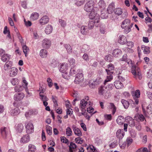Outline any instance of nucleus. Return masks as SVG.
<instances>
[{"label": "nucleus", "instance_id": "052dcab7", "mask_svg": "<svg viewBox=\"0 0 152 152\" xmlns=\"http://www.w3.org/2000/svg\"><path fill=\"white\" fill-rule=\"evenodd\" d=\"M133 142V140L130 137H128L126 140V143L127 145L129 146Z\"/></svg>", "mask_w": 152, "mask_h": 152}, {"label": "nucleus", "instance_id": "58836bf2", "mask_svg": "<svg viewBox=\"0 0 152 152\" xmlns=\"http://www.w3.org/2000/svg\"><path fill=\"white\" fill-rule=\"evenodd\" d=\"M85 0H75V4L77 6H80L85 2Z\"/></svg>", "mask_w": 152, "mask_h": 152}, {"label": "nucleus", "instance_id": "20e7f679", "mask_svg": "<svg viewBox=\"0 0 152 152\" xmlns=\"http://www.w3.org/2000/svg\"><path fill=\"white\" fill-rule=\"evenodd\" d=\"M107 87L106 85L101 86L99 88V94L100 95H102L106 97L108 94Z\"/></svg>", "mask_w": 152, "mask_h": 152}, {"label": "nucleus", "instance_id": "bf43d9fd", "mask_svg": "<svg viewBox=\"0 0 152 152\" xmlns=\"http://www.w3.org/2000/svg\"><path fill=\"white\" fill-rule=\"evenodd\" d=\"M147 112L148 114H152V107L150 105L147 107Z\"/></svg>", "mask_w": 152, "mask_h": 152}, {"label": "nucleus", "instance_id": "6e6552de", "mask_svg": "<svg viewBox=\"0 0 152 152\" xmlns=\"http://www.w3.org/2000/svg\"><path fill=\"white\" fill-rule=\"evenodd\" d=\"M90 15H89V17L90 19L93 20L94 19V20L96 21L98 20L99 22V19L100 16L99 14L96 13L94 10L91 11Z\"/></svg>", "mask_w": 152, "mask_h": 152}, {"label": "nucleus", "instance_id": "8fccbe9b", "mask_svg": "<svg viewBox=\"0 0 152 152\" xmlns=\"http://www.w3.org/2000/svg\"><path fill=\"white\" fill-rule=\"evenodd\" d=\"M23 87L20 85L15 86V87L14 89L15 92H20L23 90Z\"/></svg>", "mask_w": 152, "mask_h": 152}, {"label": "nucleus", "instance_id": "f03ea898", "mask_svg": "<svg viewBox=\"0 0 152 152\" xmlns=\"http://www.w3.org/2000/svg\"><path fill=\"white\" fill-rule=\"evenodd\" d=\"M94 2L92 0L88 1L85 5L84 7V10L87 12H90L94 9Z\"/></svg>", "mask_w": 152, "mask_h": 152}, {"label": "nucleus", "instance_id": "ddd939ff", "mask_svg": "<svg viewBox=\"0 0 152 152\" xmlns=\"http://www.w3.org/2000/svg\"><path fill=\"white\" fill-rule=\"evenodd\" d=\"M101 82L100 80L96 79L95 81H91L89 82V86L90 88H94L96 86L99 85Z\"/></svg>", "mask_w": 152, "mask_h": 152}, {"label": "nucleus", "instance_id": "c9c22d12", "mask_svg": "<svg viewBox=\"0 0 152 152\" xmlns=\"http://www.w3.org/2000/svg\"><path fill=\"white\" fill-rule=\"evenodd\" d=\"M43 92H40L39 93V95L41 97V99L43 102L44 101H48V98L46 96L42 94Z\"/></svg>", "mask_w": 152, "mask_h": 152}, {"label": "nucleus", "instance_id": "6e6d98bb", "mask_svg": "<svg viewBox=\"0 0 152 152\" xmlns=\"http://www.w3.org/2000/svg\"><path fill=\"white\" fill-rule=\"evenodd\" d=\"M109 76H107V78L104 81V85H106V83L110 81L113 79V76L111 75H109Z\"/></svg>", "mask_w": 152, "mask_h": 152}, {"label": "nucleus", "instance_id": "39448f33", "mask_svg": "<svg viewBox=\"0 0 152 152\" xmlns=\"http://www.w3.org/2000/svg\"><path fill=\"white\" fill-rule=\"evenodd\" d=\"M60 71L62 73L63 77L66 79V63H62L61 64L60 66Z\"/></svg>", "mask_w": 152, "mask_h": 152}, {"label": "nucleus", "instance_id": "f8f14e48", "mask_svg": "<svg viewBox=\"0 0 152 152\" xmlns=\"http://www.w3.org/2000/svg\"><path fill=\"white\" fill-rule=\"evenodd\" d=\"M49 18L47 16H44L42 17L39 20V24L42 25L47 24L49 21Z\"/></svg>", "mask_w": 152, "mask_h": 152}, {"label": "nucleus", "instance_id": "473e14b6", "mask_svg": "<svg viewBox=\"0 0 152 152\" xmlns=\"http://www.w3.org/2000/svg\"><path fill=\"white\" fill-rule=\"evenodd\" d=\"M10 56L7 54H4L1 56V60L4 62H6L9 60Z\"/></svg>", "mask_w": 152, "mask_h": 152}, {"label": "nucleus", "instance_id": "49530a36", "mask_svg": "<svg viewBox=\"0 0 152 152\" xmlns=\"http://www.w3.org/2000/svg\"><path fill=\"white\" fill-rule=\"evenodd\" d=\"M23 129V126L22 124H19L17 127V129L19 132H22Z\"/></svg>", "mask_w": 152, "mask_h": 152}, {"label": "nucleus", "instance_id": "cd10ccee", "mask_svg": "<svg viewBox=\"0 0 152 152\" xmlns=\"http://www.w3.org/2000/svg\"><path fill=\"white\" fill-rule=\"evenodd\" d=\"M39 55L42 58H46L48 55L47 50L44 49H41L39 52Z\"/></svg>", "mask_w": 152, "mask_h": 152}, {"label": "nucleus", "instance_id": "7ed1b4c3", "mask_svg": "<svg viewBox=\"0 0 152 152\" xmlns=\"http://www.w3.org/2000/svg\"><path fill=\"white\" fill-rule=\"evenodd\" d=\"M84 79L82 71L79 70V72L76 75L74 82L75 83L79 84L82 82Z\"/></svg>", "mask_w": 152, "mask_h": 152}, {"label": "nucleus", "instance_id": "69168bd1", "mask_svg": "<svg viewBox=\"0 0 152 152\" xmlns=\"http://www.w3.org/2000/svg\"><path fill=\"white\" fill-rule=\"evenodd\" d=\"M122 28L125 29L124 31L126 34H127L131 30V28L129 26H126L125 28Z\"/></svg>", "mask_w": 152, "mask_h": 152}, {"label": "nucleus", "instance_id": "9d476101", "mask_svg": "<svg viewBox=\"0 0 152 152\" xmlns=\"http://www.w3.org/2000/svg\"><path fill=\"white\" fill-rule=\"evenodd\" d=\"M42 45L43 48L46 49H48L51 45V41L50 40L45 38L43 40Z\"/></svg>", "mask_w": 152, "mask_h": 152}, {"label": "nucleus", "instance_id": "423d86ee", "mask_svg": "<svg viewBox=\"0 0 152 152\" xmlns=\"http://www.w3.org/2000/svg\"><path fill=\"white\" fill-rule=\"evenodd\" d=\"M140 91L139 90H137L132 93V96L136 104H138L139 103L138 98L140 97Z\"/></svg>", "mask_w": 152, "mask_h": 152}, {"label": "nucleus", "instance_id": "72a5a7b5", "mask_svg": "<svg viewBox=\"0 0 152 152\" xmlns=\"http://www.w3.org/2000/svg\"><path fill=\"white\" fill-rule=\"evenodd\" d=\"M39 17V14L37 12H34L32 13L30 16V19L31 20L34 21L37 19Z\"/></svg>", "mask_w": 152, "mask_h": 152}, {"label": "nucleus", "instance_id": "13d9d810", "mask_svg": "<svg viewBox=\"0 0 152 152\" xmlns=\"http://www.w3.org/2000/svg\"><path fill=\"white\" fill-rule=\"evenodd\" d=\"M90 62V65L94 67H96L98 64L97 62L93 60H91Z\"/></svg>", "mask_w": 152, "mask_h": 152}, {"label": "nucleus", "instance_id": "de8ad7c7", "mask_svg": "<svg viewBox=\"0 0 152 152\" xmlns=\"http://www.w3.org/2000/svg\"><path fill=\"white\" fill-rule=\"evenodd\" d=\"M20 110L18 109H14L12 110L11 114L13 115H18L20 113Z\"/></svg>", "mask_w": 152, "mask_h": 152}, {"label": "nucleus", "instance_id": "338daca9", "mask_svg": "<svg viewBox=\"0 0 152 152\" xmlns=\"http://www.w3.org/2000/svg\"><path fill=\"white\" fill-rule=\"evenodd\" d=\"M76 145L75 144L72 142L70 143V145L69 146V150L72 149H74L76 148Z\"/></svg>", "mask_w": 152, "mask_h": 152}, {"label": "nucleus", "instance_id": "c03bdc74", "mask_svg": "<svg viewBox=\"0 0 152 152\" xmlns=\"http://www.w3.org/2000/svg\"><path fill=\"white\" fill-rule=\"evenodd\" d=\"M23 52L25 55L26 56L27 53L29 51V49L28 48L26 45H24L22 46Z\"/></svg>", "mask_w": 152, "mask_h": 152}, {"label": "nucleus", "instance_id": "a211bd4d", "mask_svg": "<svg viewBox=\"0 0 152 152\" xmlns=\"http://www.w3.org/2000/svg\"><path fill=\"white\" fill-rule=\"evenodd\" d=\"M29 136L28 134L24 135L21 139L20 142L21 143H25L30 141Z\"/></svg>", "mask_w": 152, "mask_h": 152}, {"label": "nucleus", "instance_id": "f3484780", "mask_svg": "<svg viewBox=\"0 0 152 152\" xmlns=\"http://www.w3.org/2000/svg\"><path fill=\"white\" fill-rule=\"evenodd\" d=\"M118 42L122 45L125 44L127 42L126 37L123 35H120L118 39Z\"/></svg>", "mask_w": 152, "mask_h": 152}, {"label": "nucleus", "instance_id": "dca6fc26", "mask_svg": "<svg viewBox=\"0 0 152 152\" xmlns=\"http://www.w3.org/2000/svg\"><path fill=\"white\" fill-rule=\"evenodd\" d=\"M1 132L3 137L4 138H6L8 133L7 128L4 127H2L1 129Z\"/></svg>", "mask_w": 152, "mask_h": 152}, {"label": "nucleus", "instance_id": "ea45409f", "mask_svg": "<svg viewBox=\"0 0 152 152\" xmlns=\"http://www.w3.org/2000/svg\"><path fill=\"white\" fill-rule=\"evenodd\" d=\"M69 104V100H67V115H69L71 116L72 115L73 112L71 108H68V105Z\"/></svg>", "mask_w": 152, "mask_h": 152}, {"label": "nucleus", "instance_id": "774afa93", "mask_svg": "<svg viewBox=\"0 0 152 152\" xmlns=\"http://www.w3.org/2000/svg\"><path fill=\"white\" fill-rule=\"evenodd\" d=\"M152 76V69H150L149 70V71L147 73V77L150 78Z\"/></svg>", "mask_w": 152, "mask_h": 152}, {"label": "nucleus", "instance_id": "7c9ffc66", "mask_svg": "<svg viewBox=\"0 0 152 152\" xmlns=\"http://www.w3.org/2000/svg\"><path fill=\"white\" fill-rule=\"evenodd\" d=\"M124 117L122 116H118L116 120L117 124L119 125H121L124 124Z\"/></svg>", "mask_w": 152, "mask_h": 152}, {"label": "nucleus", "instance_id": "e2e57ef3", "mask_svg": "<svg viewBox=\"0 0 152 152\" xmlns=\"http://www.w3.org/2000/svg\"><path fill=\"white\" fill-rule=\"evenodd\" d=\"M75 141L76 143L81 144L83 142V140L80 137H78L75 139Z\"/></svg>", "mask_w": 152, "mask_h": 152}, {"label": "nucleus", "instance_id": "6ab92c4d", "mask_svg": "<svg viewBox=\"0 0 152 152\" xmlns=\"http://www.w3.org/2000/svg\"><path fill=\"white\" fill-rule=\"evenodd\" d=\"M122 54V52L119 49H116L114 50L112 54L115 57H118Z\"/></svg>", "mask_w": 152, "mask_h": 152}, {"label": "nucleus", "instance_id": "393cba45", "mask_svg": "<svg viewBox=\"0 0 152 152\" xmlns=\"http://www.w3.org/2000/svg\"><path fill=\"white\" fill-rule=\"evenodd\" d=\"M53 31V27L50 25L48 24L47 25L45 28V31L47 34H50Z\"/></svg>", "mask_w": 152, "mask_h": 152}, {"label": "nucleus", "instance_id": "f704fd0d", "mask_svg": "<svg viewBox=\"0 0 152 152\" xmlns=\"http://www.w3.org/2000/svg\"><path fill=\"white\" fill-rule=\"evenodd\" d=\"M73 131L75 135H77L79 137H80L82 135L80 129L76 127H74Z\"/></svg>", "mask_w": 152, "mask_h": 152}, {"label": "nucleus", "instance_id": "4c0bfd02", "mask_svg": "<svg viewBox=\"0 0 152 152\" xmlns=\"http://www.w3.org/2000/svg\"><path fill=\"white\" fill-rule=\"evenodd\" d=\"M121 102L125 108L127 109L128 108L129 103L128 101L125 99H122L121 100Z\"/></svg>", "mask_w": 152, "mask_h": 152}, {"label": "nucleus", "instance_id": "412c9836", "mask_svg": "<svg viewBox=\"0 0 152 152\" xmlns=\"http://www.w3.org/2000/svg\"><path fill=\"white\" fill-rule=\"evenodd\" d=\"M127 120H129L126 121L127 123H128L129 126L131 127L134 126L135 124L134 120L131 117L129 116L127 117Z\"/></svg>", "mask_w": 152, "mask_h": 152}, {"label": "nucleus", "instance_id": "bb28decb", "mask_svg": "<svg viewBox=\"0 0 152 152\" xmlns=\"http://www.w3.org/2000/svg\"><path fill=\"white\" fill-rule=\"evenodd\" d=\"M37 113V110H31L28 111V112H26L25 115L26 117L29 116L30 115H35Z\"/></svg>", "mask_w": 152, "mask_h": 152}, {"label": "nucleus", "instance_id": "a19ab883", "mask_svg": "<svg viewBox=\"0 0 152 152\" xmlns=\"http://www.w3.org/2000/svg\"><path fill=\"white\" fill-rule=\"evenodd\" d=\"M113 57L110 55H107L105 57V60L109 62H111L112 61L113 59Z\"/></svg>", "mask_w": 152, "mask_h": 152}, {"label": "nucleus", "instance_id": "5701e85b", "mask_svg": "<svg viewBox=\"0 0 152 152\" xmlns=\"http://www.w3.org/2000/svg\"><path fill=\"white\" fill-rule=\"evenodd\" d=\"M124 135V133L123 129H118L116 133V135L118 138L121 139Z\"/></svg>", "mask_w": 152, "mask_h": 152}, {"label": "nucleus", "instance_id": "37998d69", "mask_svg": "<svg viewBox=\"0 0 152 152\" xmlns=\"http://www.w3.org/2000/svg\"><path fill=\"white\" fill-rule=\"evenodd\" d=\"M11 62L9 61L6 62L4 65V68L5 70H7L12 66Z\"/></svg>", "mask_w": 152, "mask_h": 152}, {"label": "nucleus", "instance_id": "9b49d317", "mask_svg": "<svg viewBox=\"0 0 152 152\" xmlns=\"http://www.w3.org/2000/svg\"><path fill=\"white\" fill-rule=\"evenodd\" d=\"M24 97V94L23 93H17L14 96V99L15 101H18L22 100Z\"/></svg>", "mask_w": 152, "mask_h": 152}, {"label": "nucleus", "instance_id": "c756f323", "mask_svg": "<svg viewBox=\"0 0 152 152\" xmlns=\"http://www.w3.org/2000/svg\"><path fill=\"white\" fill-rule=\"evenodd\" d=\"M130 20H129L127 19L124 20L122 23L121 25L122 28H125L126 26H128L130 24Z\"/></svg>", "mask_w": 152, "mask_h": 152}, {"label": "nucleus", "instance_id": "09e8293b", "mask_svg": "<svg viewBox=\"0 0 152 152\" xmlns=\"http://www.w3.org/2000/svg\"><path fill=\"white\" fill-rule=\"evenodd\" d=\"M28 84V83L25 79V78L24 77L23 78V88H25L26 92L28 91V90L27 89Z\"/></svg>", "mask_w": 152, "mask_h": 152}, {"label": "nucleus", "instance_id": "aec40b11", "mask_svg": "<svg viewBox=\"0 0 152 152\" xmlns=\"http://www.w3.org/2000/svg\"><path fill=\"white\" fill-rule=\"evenodd\" d=\"M115 5L114 3H112L110 4L107 9V12L109 14H112L115 10Z\"/></svg>", "mask_w": 152, "mask_h": 152}, {"label": "nucleus", "instance_id": "603ef678", "mask_svg": "<svg viewBox=\"0 0 152 152\" xmlns=\"http://www.w3.org/2000/svg\"><path fill=\"white\" fill-rule=\"evenodd\" d=\"M110 108L111 109H112V113L113 114H114L116 111V108L115 107L114 104L113 103H110Z\"/></svg>", "mask_w": 152, "mask_h": 152}, {"label": "nucleus", "instance_id": "e433bc0d", "mask_svg": "<svg viewBox=\"0 0 152 152\" xmlns=\"http://www.w3.org/2000/svg\"><path fill=\"white\" fill-rule=\"evenodd\" d=\"M36 150L35 146L32 144H30L28 145V151L29 152H35Z\"/></svg>", "mask_w": 152, "mask_h": 152}, {"label": "nucleus", "instance_id": "b1692460", "mask_svg": "<svg viewBox=\"0 0 152 152\" xmlns=\"http://www.w3.org/2000/svg\"><path fill=\"white\" fill-rule=\"evenodd\" d=\"M18 69L17 68L13 67L11 68L10 75L11 77H14L18 73Z\"/></svg>", "mask_w": 152, "mask_h": 152}, {"label": "nucleus", "instance_id": "4468645a", "mask_svg": "<svg viewBox=\"0 0 152 152\" xmlns=\"http://www.w3.org/2000/svg\"><path fill=\"white\" fill-rule=\"evenodd\" d=\"M107 69H105L107 74L108 75H112L113 73V72L110 71H112L114 69V65L111 63H110L107 66Z\"/></svg>", "mask_w": 152, "mask_h": 152}, {"label": "nucleus", "instance_id": "3c124183", "mask_svg": "<svg viewBox=\"0 0 152 152\" xmlns=\"http://www.w3.org/2000/svg\"><path fill=\"white\" fill-rule=\"evenodd\" d=\"M99 6L100 7L102 8H104L105 7V4L104 1L103 0H101L98 3Z\"/></svg>", "mask_w": 152, "mask_h": 152}, {"label": "nucleus", "instance_id": "864d4df0", "mask_svg": "<svg viewBox=\"0 0 152 152\" xmlns=\"http://www.w3.org/2000/svg\"><path fill=\"white\" fill-rule=\"evenodd\" d=\"M46 131L47 133L49 135H51L52 134V128L49 126H46Z\"/></svg>", "mask_w": 152, "mask_h": 152}, {"label": "nucleus", "instance_id": "4d7b16f0", "mask_svg": "<svg viewBox=\"0 0 152 152\" xmlns=\"http://www.w3.org/2000/svg\"><path fill=\"white\" fill-rule=\"evenodd\" d=\"M130 135L132 138H134L137 135L136 132L133 130H131L130 131Z\"/></svg>", "mask_w": 152, "mask_h": 152}, {"label": "nucleus", "instance_id": "f257e3e1", "mask_svg": "<svg viewBox=\"0 0 152 152\" xmlns=\"http://www.w3.org/2000/svg\"><path fill=\"white\" fill-rule=\"evenodd\" d=\"M131 71L135 79H137L138 77L139 79H141V73L139 67L135 65L133 66L131 68Z\"/></svg>", "mask_w": 152, "mask_h": 152}, {"label": "nucleus", "instance_id": "a878e982", "mask_svg": "<svg viewBox=\"0 0 152 152\" xmlns=\"http://www.w3.org/2000/svg\"><path fill=\"white\" fill-rule=\"evenodd\" d=\"M114 83V86L117 89H120L123 87V84L120 81L116 80Z\"/></svg>", "mask_w": 152, "mask_h": 152}, {"label": "nucleus", "instance_id": "0eeeda50", "mask_svg": "<svg viewBox=\"0 0 152 152\" xmlns=\"http://www.w3.org/2000/svg\"><path fill=\"white\" fill-rule=\"evenodd\" d=\"M25 125L27 133L31 134L34 132L33 125L31 122H26Z\"/></svg>", "mask_w": 152, "mask_h": 152}, {"label": "nucleus", "instance_id": "c85d7f7f", "mask_svg": "<svg viewBox=\"0 0 152 152\" xmlns=\"http://www.w3.org/2000/svg\"><path fill=\"white\" fill-rule=\"evenodd\" d=\"M87 27L86 26H83L81 27L80 32L84 35H86L88 32Z\"/></svg>", "mask_w": 152, "mask_h": 152}, {"label": "nucleus", "instance_id": "0e129e2a", "mask_svg": "<svg viewBox=\"0 0 152 152\" xmlns=\"http://www.w3.org/2000/svg\"><path fill=\"white\" fill-rule=\"evenodd\" d=\"M47 82L48 83V86L50 88L51 87L53 86V83L51 79L50 78H48L47 79Z\"/></svg>", "mask_w": 152, "mask_h": 152}, {"label": "nucleus", "instance_id": "2f4dec72", "mask_svg": "<svg viewBox=\"0 0 152 152\" xmlns=\"http://www.w3.org/2000/svg\"><path fill=\"white\" fill-rule=\"evenodd\" d=\"M141 48L143 51L144 53L145 54H148L150 52V48L148 47L145 46L144 45H142Z\"/></svg>", "mask_w": 152, "mask_h": 152}, {"label": "nucleus", "instance_id": "680f3d73", "mask_svg": "<svg viewBox=\"0 0 152 152\" xmlns=\"http://www.w3.org/2000/svg\"><path fill=\"white\" fill-rule=\"evenodd\" d=\"M4 34H6L8 33V36L9 37H10V31L9 30H7V26H5L4 27Z\"/></svg>", "mask_w": 152, "mask_h": 152}, {"label": "nucleus", "instance_id": "4be33fe9", "mask_svg": "<svg viewBox=\"0 0 152 152\" xmlns=\"http://www.w3.org/2000/svg\"><path fill=\"white\" fill-rule=\"evenodd\" d=\"M134 118L138 122H139L140 121H143L145 120V118L142 115H140L139 114H136L134 116Z\"/></svg>", "mask_w": 152, "mask_h": 152}, {"label": "nucleus", "instance_id": "2eb2a0df", "mask_svg": "<svg viewBox=\"0 0 152 152\" xmlns=\"http://www.w3.org/2000/svg\"><path fill=\"white\" fill-rule=\"evenodd\" d=\"M89 99V97L88 96L86 97L85 100L84 99H82L80 101V107L82 109H84L85 107L88 105V102H87Z\"/></svg>", "mask_w": 152, "mask_h": 152}, {"label": "nucleus", "instance_id": "5fc2aeb1", "mask_svg": "<svg viewBox=\"0 0 152 152\" xmlns=\"http://www.w3.org/2000/svg\"><path fill=\"white\" fill-rule=\"evenodd\" d=\"M101 12V17L102 18L106 19L108 17V15L107 13H104L103 11H102Z\"/></svg>", "mask_w": 152, "mask_h": 152}, {"label": "nucleus", "instance_id": "79ce46f5", "mask_svg": "<svg viewBox=\"0 0 152 152\" xmlns=\"http://www.w3.org/2000/svg\"><path fill=\"white\" fill-rule=\"evenodd\" d=\"M10 81L12 85L13 86L18 84L19 83V80L16 78H14L12 79Z\"/></svg>", "mask_w": 152, "mask_h": 152}, {"label": "nucleus", "instance_id": "a18cd8bd", "mask_svg": "<svg viewBox=\"0 0 152 152\" xmlns=\"http://www.w3.org/2000/svg\"><path fill=\"white\" fill-rule=\"evenodd\" d=\"M114 12L118 15H121L122 13V9L119 8H118L115 10Z\"/></svg>", "mask_w": 152, "mask_h": 152}, {"label": "nucleus", "instance_id": "1a4fd4ad", "mask_svg": "<svg viewBox=\"0 0 152 152\" xmlns=\"http://www.w3.org/2000/svg\"><path fill=\"white\" fill-rule=\"evenodd\" d=\"M99 22L98 20L96 21L91 20L90 21L88 24V28L89 29H92L94 27V25L96 27L99 26Z\"/></svg>", "mask_w": 152, "mask_h": 152}]
</instances>
